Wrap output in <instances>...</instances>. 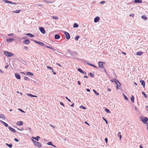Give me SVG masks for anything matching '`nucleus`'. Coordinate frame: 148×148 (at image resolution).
Wrapping results in <instances>:
<instances>
[{"label": "nucleus", "instance_id": "1", "mask_svg": "<svg viewBox=\"0 0 148 148\" xmlns=\"http://www.w3.org/2000/svg\"><path fill=\"white\" fill-rule=\"evenodd\" d=\"M32 141L36 147H41V144L40 143L37 142L34 140L32 139Z\"/></svg>", "mask_w": 148, "mask_h": 148}, {"label": "nucleus", "instance_id": "2", "mask_svg": "<svg viewBox=\"0 0 148 148\" xmlns=\"http://www.w3.org/2000/svg\"><path fill=\"white\" fill-rule=\"evenodd\" d=\"M4 54L8 57H11L13 56L14 54L11 52H9L7 51L4 52Z\"/></svg>", "mask_w": 148, "mask_h": 148}, {"label": "nucleus", "instance_id": "3", "mask_svg": "<svg viewBox=\"0 0 148 148\" xmlns=\"http://www.w3.org/2000/svg\"><path fill=\"white\" fill-rule=\"evenodd\" d=\"M105 63V62H99L98 63L99 67L101 69H103L104 68L103 64Z\"/></svg>", "mask_w": 148, "mask_h": 148}, {"label": "nucleus", "instance_id": "4", "mask_svg": "<svg viewBox=\"0 0 148 148\" xmlns=\"http://www.w3.org/2000/svg\"><path fill=\"white\" fill-rule=\"evenodd\" d=\"M142 121L144 123L147 124V122L148 121V119L147 117H145L143 119Z\"/></svg>", "mask_w": 148, "mask_h": 148}, {"label": "nucleus", "instance_id": "5", "mask_svg": "<svg viewBox=\"0 0 148 148\" xmlns=\"http://www.w3.org/2000/svg\"><path fill=\"white\" fill-rule=\"evenodd\" d=\"M114 81L117 86H120L121 85V84L119 81L116 79H114Z\"/></svg>", "mask_w": 148, "mask_h": 148}, {"label": "nucleus", "instance_id": "6", "mask_svg": "<svg viewBox=\"0 0 148 148\" xmlns=\"http://www.w3.org/2000/svg\"><path fill=\"white\" fill-rule=\"evenodd\" d=\"M39 29L40 31L43 34L45 33V31L44 28L42 27H39Z\"/></svg>", "mask_w": 148, "mask_h": 148}, {"label": "nucleus", "instance_id": "7", "mask_svg": "<svg viewBox=\"0 0 148 148\" xmlns=\"http://www.w3.org/2000/svg\"><path fill=\"white\" fill-rule=\"evenodd\" d=\"M35 41V42L37 44H39L41 46H45L44 43L40 41Z\"/></svg>", "mask_w": 148, "mask_h": 148}, {"label": "nucleus", "instance_id": "8", "mask_svg": "<svg viewBox=\"0 0 148 148\" xmlns=\"http://www.w3.org/2000/svg\"><path fill=\"white\" fill-rule=\"evenodd\" d=\"M100 20V18L98 16L96 17L94 19V22L95 23H97L98 21Z\"/></svg>", "mask_w": 148, "mask_h": 148}, {"label": "nucleus", "instance_id": "9", "mask_svg": "<svg viewBox=\"0 0 148 148\" xmlns=\"http://www.w3.org/2000/svg\"><path fill=\"white\" fill-rule=\"evenodd\" d=\"M16 77L18 79H21V77L20 75L17 73H15V74Z\"/></svg>", "mask_w": 148, "mask_h": 148}, {"label": "nucleus", "instance_id": "10", "mask_svg": "<svg viewBox=\"0 0 148 148\" xmlns=\"http://www.w3.org/2000/svg\"><path fill=\"white\" fill-rule=\"evenodd\" d=\"M8 128L12 132L14 133L16 132V131H15V130L13 128L11 127L10 126Z\"/></svg>", "mask_w": 148, "mask_h": 148}, {"label": "nucleus", "instance_id": "11", "mask_svg": "<svg viewBox=\"0 0 148 148\" xmlns=\"http://www.w3.org/2000/svg\"><path fill=\"white\" fill-rule=\"evenodd\" d=\"M25 35L28 36H29L30 37H34V35H33V34H32L29 33L26 34H25Z\"/></svg>", "mask_w": 148, "mask_h": 148}, {"label": "nucleus", "instance_id": "12", "mask_svg": "<svg viewBox=\"0 0 148 148\" xmlns=\"http://www.w3.org/2000/svg\"><path fill=\"white\" fill-rule=\"evenodd\" d=\"M140 82L141 83L142 85L143 86V87H145V82L144 80H141Z\"/></svg>", "mask_w": 148, "mask_h": 148}, {"label": "nucleus", "instance_id": "13", "mask_svg": "<svg viewBox=\"0 0 148 148\" xmlns=\"http://www.w3.org/2000/svg\"><path fill=\"white\" fill-rule=\"evenodd\" d=\"M0 121L6 127H7L8 126V125L6 123L4 122L1 121L0 120Z\"/></svg>", "mask_w": 148, "mask_h": 148}, {"label": "nucleus", "instance_id": "14", "mask_svg": "<svg viewBox=\"0 0 148 148\" xmlns=\"http://www.w3.org/2000/svg\"><path fill=\"white\" fill-rule=\"evenodd\" d=\"M134 2L135 3H141L142 2V0H134Z\"/></svg>", "mask_w": 148, "mask_h": 148}, {"label": "nucleus", "instance_id": "15", "mask_svg": "<svg viewBox=\"0 0 148 148\" xmlns=\"http://www.w3.org/2000/svg\"><path fill=\"white\" fill-rule=\"evenodd\" d=\"M14 40L13 38L7 39H6V41L8 42H12Z\"/></svg>", "mask_w": 148, "mask_h": 148}, {"label": "nucleus", "instance_id": "16", "mask_svg": "<svg viewBox=\"0 0 148 148\" xmlns=\"http://www.w3.org/2000/svg\"><path fill=\"white\" fill-rule=\"evenodd\" d=\"M23 122L22 121H18L17 123V125L18 126H20L23 125Z\"/></svg>", "mask_w": 148, "mask_h": 148}, {"label": "nucleus", "instance_id": "17", "mask_svg": "<svg viewBox=\"0 0 148 148\" xmlns=\"http://www.w3.org/2000/svg\"><path fill=\"white\" fill-rule=\"evenodd\" d=\"M64 33L66 36V37H70L69 34L67 32H64Z\"/></svg>", "mask_w": 148, "mask_h": 148}, {"label": "nucleus", "instance_id": "18", "mask_svg": "<svg viewBox=\"0 0 148 148\" xmlns=\"http://www.w3.org/2000/svg\"><path fill=\"white\" fill-rule=\"evenodd\" d=\"M36 6H43V5L40 3H37L35 5Z\"/></svg>", "mask_w": 148, "mask_h": 148}, {"label": "nucleus", "instance_id": "19", "mask_svg": "<svg viewBox=\"0 0 148 148\" xmlns=\"http://www.w3.org/2000/svg\"><path fill=\"white\" fill-rule=\"evenodd\" d=\"M24 43L26 44H28L30 43V41L28 40H25Z\"/></svg>", "mask_w": 148, "mask_h": 148}, {"label": "nucleus", "instance_id": "20", "mask_svg": "<svg viewBox=\"0 0 148 148\" xmlns=\"http://www.w3.org/2000/svg\"><path fill=\"white\" fill-rule=\"evenodd\" d=\"M143 53L142 52L138 51V52H137V53H136V54L137 55L140 56V55H142L143 54Z\"/></svg>", "mask_w": 148, "mask_h": 148}, {"label": "nucleus", "instance_id": "21", "mask_svg": "<svg viewBox=\"0 0 148 148\" xmlns=\"http://www.w3.org/2000/svg\"><path fill=\"white\" fill-rule=\"evenodd\" d=\"M32 138H33L34 139H35L36 140L38 141L39 140L38 138H40V137L39 136H37L36 137H32Z\"/></svg>", "mask_w": 148, "mask_h": 148}, {"label": "nucleus", "instance_id": "22", "mask_svg": "<svg viewBox=\"0 0 148 148\" xmlns=\"http://www.w3.org/2000/svg\"><path fill=\"white\" fill-rule=\"evenodd\" d=\"M131 99L132 101L134 103V96L132 95L131 97Z\"/></svg>", "mask_w": 148, "mask_h": 148}, {"label": "nucleus", "instance_id": "23", "mask_svg": "<svg viewBox=\"0 0 148 148\" xmlns=\"http://www.w3.org/2000/svg\"><path fill=\"white\" fill-rule=\"evenodd\" d=\"M28 96H29L31 97H37V96H36V95H32L31 94H28Z\"/></svg>", "mask_w": 148, "mask_h": 148}, {"label": "nucleus", "instance_id": "24", "mask_svg": "<svg viewBox=\"0 0 148 148\" xmlns=\"http://www.w3.org/2000/svg\"><path fill=\"white\" fill-rule=\"evenodd\" d=\"M78 27V25L76 23H74L73 24L74 27Z\"/></svg>", "mask_w": 148, "mask_h": 148}, {"label": "nucleus", "instance_id": "25", "mask_svg": "<svg viewBox=\"0 0 148 148\" xmlns=\"http://www.w3.org/2000/svg\"><path fill=\"white\" fill-rule=\"evenodd\" d=\"M0 118H1L3 119H5V117L3 114H0Z\"/></svg>", "mask_w": 148, "mask_h": 148}, {"label": "nucleus", "instance_id": "26", "mask_svg": "<svg viewBox=\"0 0 148 148\" xmlns=\"http://www.w3.org/2000/svg\"><path fill=\"white\" fill-rule=\"evenodd\" d=\"M51 17L52 18H53L54 19L58 20V17H56V16H52Z\"/></svg>", "mask_w": 148, "mask_h": 148}, {"label": "nucleus", "instance_id": "27", "mask_svg": "<svg viewBox=\"0 0 148 148\" xmlns=\"http://www.w3.org/2000/svg\"><path fill=\"white\" fill-rule=\"evenodd\" d=\"M20 12V10H16L15 11H14L13 12L14 13H19Z\"/></svg>", "mask_w": 148, "mask_h": 148}, {"label": "nucleus", "instance_id": "28", "mask_svg": "<svg viewBox=\"0 0 148 148\" xmlns=\"http://www.w3.org/2000/svg\"><path fill=\"white\" fill-rule=\"evenodd\" d=\"M118 135L119 136V138L121 140V132H119L118 133Z\"/></svg>", "mask_w": 148, "mask_h": 148}, {"label": "nucleus", "instance_id": "29", "mask_svg": "<svg viewBox=\"0 0 148 148\" xmlns=\"http://www.w3.org/2000/svg\"><path fill=\"white\" fill-rule=\"evenodd\" d=\"M27 75H31V76H33V74L32 73H30V72H27Z\"/></svg>", "mask_w": 148, "mask_h": 148}, {"label": "nucleus", "instance_id": "30", "mask_svg": "<svg viewBox=\"0 0 148 148\" xmlns=\"http://www.w3.org/2000/svg\"><path fill=\"white\" fill-rule=\"evenodd\" d=\"M142 18L144 20H146L147 19V17L145 15H143L142 16Z\"/></svg>", "mask_w": 148, "mask_h": 148}, {"label": "nucleus", "instance_id": "31", "mask_svg": "<svg viewBox=\"0 0 148 148\" xmlns=\"http://www.w3.org/2000/svg\"><path fill=\"white\" fill-rule=\"evenodd\" d=\"M45 46L46 47L49 48L51 49H53V48L51 47L48 46L47 45H45Z\"/></svg>", "mask_w": 148, "mask_h": 148}, {"label": "nucleus", "instance_id": "32", "mask_svg": "<svg viewBox=\"0 0 148 148\" xmlns=\"http://www.w3.org/2000/svg\"><path fill=\"white\" fill-rule=\"evenodd\" d=\"M6 145L10 148H11L12 147V144H8V143H6Z\"/></svg>", "mask_w": 148, "mask_h": 148}, {"label": "nucleus", "instance_id": "33", "mask_svg": "<svg viewBox=\"0 0 148 148\" xmlns=\"http://www.w3.org/2000/svg\"><path fill=\"white\" fill-rule=\"evenodd\" d=\"M142 93L143 95H144V97H145L146 98H147V95H146V94L144 92H142Z\"/></svg>", "mask_w": 148, "mask_h": 148}, {"label": "nucleus", "instance_id": "34", "mask_svg": "<svg viewBox=\"0 0 148 148\" xmlns=\"http://www.w3.org/2000/svg\"><path fill=\"white\" fill-rule=\"evenodd\" d=\"M88 64L90 65V66H93L95 68H97V67L96 66H95L93 64H91L90 63H88Z\"/></svg>", "mask_w": 148, "mask_h": 148}, {"label": "nucleus", "instance_id": "35", "mask_svg": "<svg viewBox=\"0 0 148 148\" xmlns=\"http://www.w3.org/2000/svg\"><path fill=\"white\" fill-rule=\"evenodd\" d=\"M124 99L126 100H128V99L124 94H123Z\"/></svg>", "mask_w": 148, "mask_h": 148}, {"label": "nucleus", "instance_id": "36", "mask_svg": "<svg viewBox=\"0 0 148 148\" xmlns=\"http://www.w3.org/2000/svg\"><path fill=\"white\" fill-rule=\"evenodd\" d=\"M77 70L78 71H79L81 73H84L83 71L80 69H78Z\"/></svg>", "mask_w": 148, "mask_h": 148}, {"label": "nucleus", "instance_id": "37", "mask_svg": "<svg viewBox=\"0 0 148 148\" xmlns=\"http://www.w3.org/2000/svg\"><path fill=\"white\" fill-rule=\"evenodd\" d=\"M105 111L107 112L108 113H110V112L109 111V109H107V108H106Z\"/></svg>", "mask_w": 148, "mask_h": 148}, {"label": "nucleus", "instance_id": "38", "mask_svg": "<svg viewBox=\"0 0 148 148\" xmlns=\"http://www.w3.org/2000/svg\"><path fill=\"white\" fill-rule=\"evenodd\" d=\"M93 91H94V92H95V94H96L97 95H99V94L95 90H93Z\"/></svg>", "mask_w": 148, "mask_h": 148}, {"label": "nucleus", "instance_id": "39", "mask_svg": "<svg viewBox=\"0 0 148 148\" xmlns=\"http://www.w3.org/2000/svg\"><path fill=\"white\" fill-rule=\"evenodd\" d=\"M47 144L49 145H52V143L51 142H48L47 143Z\"/></svg>", "mask_w": 148, "mask_h": 148}, {"label": "nucleus", "instance_id": "40", "mask_svg": "<svg viewBox=\"0 0 148 148\" xmlns=\"http://www.w3.org/2000/svg\"><path fill=\"white\" fill-rule=\"evenodd\" d=\"M80 107L82 108V109H84V110H85L86 109V108L85 107L83 106H80Z\"/></svg>", "mask_w": 148, "mask_h": 148}, {"label": "nucleus", "instance_id": "41", "mask_svg": "<svg viewBox=\"0 0 148 148\" xmlns=\"http://www.w3.org/2000/svg\"><path fill=\"white\" fill-rule=\"evenodd\" d=\"M47 67L48 68V69H50L51 70H53V68L51 67H50V66H47Z\"/></svg>", "mask_w": 148, "mask_h": 148}, {"label": "nucleus", "instance_id": "42", "mask_svg": "<svg viewBox=\"0 0 148 148\" xmlns=\"http://www.w3.org/2000/svg\"><path fill=\"white\" fill-rule=\"evenodd\" d=\"M24 79L26 80H29V79L27 77H25Z\"/></svg>", "mask_w": 148, "mask_h": 148}, {"label": "nucleus", "instance_id": "43", "mask_svg": "<svg viewBox=\"0 0 148 148\" xmlns=\"http://www.w3.org/2000/svg\"><path fill=\"white\" fill-rule=\"evenodd\" d=\"M13 35H14V34L12 33H11V34H8V36H13Z\"/></svg>", "mask_w": 148, "mask_h": 148}, {"label": "nucleus", "instance_id": "44", "mask_svg": "<svg viewBox=\"0 0 148 148\" xmlns=\"http://www.w3.org/2000/svg\"><path fill=\"white\" fill-rule=\"evenodd\" d=\"M3 1L6 3H9V1L7 0H3Z\"/></svg>", "mask_w": 148, "mask_h": 148}, {"label": "nucleus", "instance_id": "45", "mask_svg": "<svg viewBox=\"0 0 148 148\" xmlns=\"http://www.w3.org/2000/svg\"><path fill=\"white\" fill-rule=\"evenodd\" d=\"M54 37H60V36L58 34H56L55 35Z\"/></svg>", "mask_w": 148, "mask_h": 148}, {"label": "nucleus", "instance_id": "46", "mask_svg": "<svg viewBox=\"0 0 148 148\" xmlns=\"http://www.w3.org/2000/svg\"><path fill=\"white\" fill-rule=\"evenodd\" d=\"M130 16H132V17H134V14H130Z\"/></svg>", "mask_w": 148, "mask_h": 148}, {"label": "nucleus", "instance_id": "47", "mask_svg": "<svg viewBox=\"0 0 148 148\" xmlns=\"http://www.w3.org/2000/svg\"><path fill=\"white\" fill-rule=\"evenodd\" d=\"M103 119L104 120L106 121V123L107 124L108 122H107V121L103 117Z\"/></svg>", "mask_w": 148, "mask_h": 148}, {"label": "nucleus", "instance_id": "48", "mask_svg": "<svg viewBox=\"0 0 148 148\" xmlns=\"http://www.w3.org/2000/svg\"><path fill=\"white\" fill-rule=\"evenodd\" d=\"M90 75L92 77H93L94 75V74L92 73H90Z\"/></svg>", "mask_w": 148, "mask_h": 148}, {"label": "nucleus", "instance_id": "49", "mask_svg": "<svg viewBox=\"0 0 148 148\" xmlns=\"http://www.w3.org/2000/svg\"><path fill=\"white\" fill-rule=\"evenodd\" d=\"M105 1H102L100 2V3L101 4H102L105 3Z\"/></svg>", "mask_w": 148, "mask_h": 148}, {"label": "nucleus", "instance_id": "50", "mask_svg": "<svg viewBox=\"0 0 148 148\" xmlns=\"http://www.w3.org/2000/svg\"><path fill=\"white\" fill-rule=\"evenodd\" d=\"M60 104L61 105H62V106H64V104H63V103H62V102H61L60 103Z\"/></svg>", "mask_w": 148, "mask_h": 148}, {"label": "nucleus", "instance_id": "51", "mask_svg": "<svg viewBox=\"0 0 148 148\" xmlns=\"http://www.w3.org/2000/svg\"><path fill=\"white\" fill-rule=\"evenodd\" d=\"M106 143H107L108 142V139L107 138H106L105 139Z\"/></svg>", "mask_w": 148, "mask_h": 148}, {"label": "nucleus", "instance_id": "52", "mask_svg": "<svg viewBox=\"0 0 148 148\" xmlns=\"http://www.w3.org/2000/svg\"><path fill=\"white\" fill-rule=\"evenodd\" d=\"M66 98L69 101L71 102V101L70 99H68V98L67 97H66Z\"/></svg>", "mask_w": 148, "mask_h": 148}, {"label": "nucleus", "instance_id": "53", "mask_svg": "<svg viewBox=\"0 0 148 148\" xmlns=\"http://www.w3.org/2000/svg\"><path fill=\"white\" fill-rule=\"evenodd\" d=\"M107 90H108V91H110L111 90V89L110 88H108Z\"/></svg>", "mask_w": 148, "mask_h": 148}, {"label": "nucleus", "instance_id": "54", "mask_svg": "<svg viewBox=\"0 0 148 148\" xmlns=\"http://www.w3.org/2000/svg\"><path fill=\"white\" fill-rule=\"evenodd\" d=\"M14 140L16 142H18V140L16 138H15L14 139Z\"/></svg>", "mask_w": 148, "mask_h": 148}, {"label": "nucleus", "instance_id": "55", "mask_svg": "<svg viewBox=\"0 0 148 148\" xmlns=\"http://www.w3.org/2000/svg\"><path fill=\"white\" fill-rule=\"evenodd\" d=\"M8 66H9V65H6L5 66V69H7Z\"/></svg>", "mask_w": 148, "mask_h": 148}, {"label": "nucleus", "instance_id": "56", "mask_svg": "<svg viewBox=\"0 0 148 148\" xmlns=\"http://www.w3.org/2000/svg\"><path fill=\"white\" fill-rule=\"evenodd\" d=\"M18 110H19L21 112H25L24 111H23V110H21V109H18Z\"/></svg>", "mask_w": 148, "mask_h": 148}, {"label": "nucleus", "instance_id": "57", "mask_svg": "<svg viewBox=\"0 0 148 148\" xmlns=\"http://www.w3.org/2000/svg\"><path fill=\"white\" fill-rule=\"evenodd\" d=\"M8 3L10 4H12V2L9 1Z\"/></svg>", "mask_w": 148, "mask_h": 148}, {"label": "nucleus", "instance_id": "58", "mask_svg": "<svg viewBox=\"0 0 148 148\" xmlns=\"http://www.w3.org/2000/svg\"><path fill=\"white\" fill-rule=\"evenodd\" d=\"M79 38H75V40H76L77 41V40H78V39Z\"/></svg>", "mask_w": 148, "mask_h": 148}, {"label": "nucleus", "instance_id": "59", "mask_svg": "<svg viewBox=\"0 0 148 148\" xmlns=\"http://www.w3.org/2000/svg\"><path fill=\"white\" fill-rule=\"evenodd\" d=\"M52 70V72H53V74L54 75H56V73L54 72H53V70Z\"/></svg>", "mask_w": 148, "mask_h": 148}, {"label": "nucleus", "instance_id": "60", "mask_svg": "<svg viewBox=\"0 0 148 148\" xmlns=\"http://www.w3.org/2000/svg\"><path fill=\"white\" fill-rule=\"evenodd\" d=\"M85 123L86 124H87L89 126V124H88L87 122L86 121H85Z\"/></svg>", "mask_w": 148, "mask_h": 148}, {"label": "nucleus", "instance_id": "61", "mask_svg": "<svg viewBox=\"0 0 148 148\" xmlns=\"http://www.w3.org/2000/svg\"><path fill=\"white\" fill-rule=\"evenodd\" d=\"M86 90L88 92L90 91V90L89 89H87Z\"/></svg>", "mask_w": 148, "mask_h": 148}, {"label": "nucleus", "instance_id": "62", "mask_svg": "<svg viewBox=\"0 0 148 148\" xmlns=\"http://www.w3.org/2000/svg\"><path fill=\"white\" fill-rule=\"evenodd\" d=\"M17 4V3L16 2H12V4Z\"/></svg>", "mask_w": 148, "mask_h": 148}, {"label": "nucleus", "instance_id": "63", "mask_svg": "<svg viewBox=\"0 0 148 148\" xmlns=\"http://www.w3.org/2000/svg\"><path fill=\"white\" fill-rule=\"evenodd\" d=\"M122 53L123 54H124V55H126V53L125 52H122Z\"/></svg>", "mask_w": 148, "mask_h": 148}, {"label": "nucleus", "instance_id": "64", "mask_svg": "<svg viewBox=\"0 0 148 148\" xmlns=\"http://www.w3.org/2000/svg\"><path fill=\"white\" fill-rule=\"evenodd\" d=\"M56 64L57 65H58V66H60L61 67V65L60 64H59L58 63H57Z\"/></svg>", "mask_w": 148, "mask_h": 148}]
</instances>
